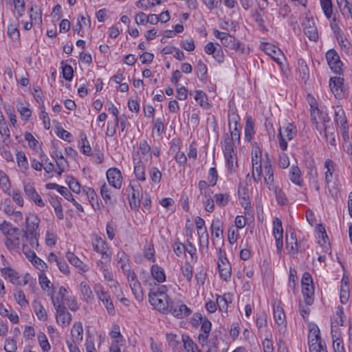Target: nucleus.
<instances>
[{"instance_id": "nucleus-1", "label": "nucleus", "mask_w": 352, "mask_h": 352, "mask_svg": "<svg viewBox=\"0 0 352 352\" xmlns=\"http://www.w3.org/2000/svg\"><path fill=\"white\" fill-rule=\"evenodd\" d=\"M252 177L256 183L261 181L263 175L264 182L269 190L274 189V170L270 162L267 161L262 167L261 153L258 148L252 151Z\"/></svg>"}, {"instance_id": "nucleus-2", "label": "nucleus", "mask_w": 352, "mask_h": 352, "mask_svg": "<svg viewBox=\"0 0 352 352\" xmlns=\"http://www.w3.org/2000/svg\"><path fill=\"white\" fill-rule=\"evenodd\" d=\"M168 287L160 285L156 290L150 292L148 300L154 309L159 312L168 314V307L172 299L167 294Z\"/></svg>"}, {"instance_id": "nucleus-3", "label": "nucleus", "mask_w": 352, "mask_h": 352, "mask_svg": "<svg viewBox=\"0 0 352 352\" xmlns=\"http://www.w3.org/2000/svg\"><path fill=\"white\" fill-rule=\"evenodd\" d=\"M40 219L34 214H30L25 218V227L23 230V237L25 241L29 243L30 246L33 249L38 247V226Z\"/></svg>"}, {"instance_id": "nucleus-4", "label": "nucleus", "mask_w": 352, "mask_h": 352, "mask_svg": "<svg viewBox=\"0 0 352 352\" xmlns=\"http://www.w3.org/2000/svg\"><path fill=\"white\" fill-rule=\"evenodd\" d=\"M217 255V269L220 278L226 282H228L232 276L231 264L226 256V252L221 247H216Z\"/></svg>"}, {"instance_id": "nucleus-5", "label": "nucleus", "mask_w": 352, "mask_h": 352, "mask_svg": "<svg viewBox=\"0 0 352 352\" xmlns=\"http://www.w3.org/2000/svg\"><path fill=\"white\" fill-rule=\"evenodd\" d=\"M297 135V129L293 123L287 122L280 126L278 133V146L282 151L287 149V141L292 140Z\"/></svg>"}, {"instance_id": "nucleus-6", "label": "nucleus", "mask_w": 352, "mask_h": 352, "mask_svg": "<svg viewBox=\"0 0 352 352\" xmlns=\"http://www.w3.org/2000/svg\"><path fill=\"white\" fill-rule=\"evenodd\" d=\"M333 120L336 126L339 129L343 140L349 142L350 140L349 134V124L343 108L340 105H336L333 107Z\"/></svg>"}, {"instance_id": "nucleus-7", "label": "nucleus", "mask_w": 352, "mask_h": 352, "mask_svg": "<svg viewBox=\"0 0 352 352\" xmlns=\"http://www.w3.org/2000/svg\"><path fill=\"white\" fill-rule=\"evenodd\" d=\"M301 286L305 303L311 305L314 301V287L311 275L309 272L303 273Z\"/></svg>"}, {"instance_id": "nucleus-8", "label": "nucleus", "mask_w": 352, "mask_h": 352, "mask_svg": "<svg viewBox=\"0 0 352 352\" xmlns=\"http://www.w3.org/2000/svg\"><path fill=\"white\" fill-rule=\"evenodd\" d=\"M223 151L226 162L227 168L230 173H232L236 168L237 162L233 145L231 144V140L228 136L224 138Z\"/></svg>"}, {"instance_id": "nucleus-9", "label": "nucleus", "mask_w": 352, "mask_h": 352, "mask_svg": "<svg viewBox=\"0 0 352 352\" xmlns=\"http://www.w3.org/2000/svg\"><path fill=\"white\" fill-rule=\"evenodd\" d=\"M273 316L278 333L284 335L287 331V320L283 308L279 302L274 303Z\"/></svg>"}, {"instance_id": "nucleus-10", "label": "nucleus", "mask_w": 352, "mask_h": 352, "mask_svg": "<svg viewBox=\"0 0 352 352\" xmlns=\"http://www.w3.org/2000/svg\"><path fill=\"white\" fill-rule=\"evenodd\" d=\"M192 310L187 307L179 299H172L170 305L168 307V314H170L177 318H184L190 316Z\"/></svg>"}, {"instance_id": "nucleus-11", "label": "nucleus", "mask_w": 352, "mask_h": 352, "mask_svg": "<svg viewBox=\"0 0 352 352\" xmlns=\"http://www.w3.org/2000/svg\"><path fill=\"white\" fill-rule=\"evenodd\" d=\"M329 89L337 99L346 98L348 95L346 88L344 85V79L340 76L331 77L329 80Z\"/></svg>"}, {"instance_id": "nucleus-12", "label": "nucleus", "mask_w": 352, "mask_h": 352, "mask_svg": "<svg viewBox=\"0 0 352 352\" xmlns=\"http://www.w3.org/2000/svg\"><path fill=\"white\" fill-rule=\"evenodd\" d=\"M325 58L329 67L333 72L338 74L343 73L344 65L338 53L334 49H330L326 52Z\"/></svg>"}, {"instance_id": "nucleus-13", "label": "nucleus", "mask_w": 352, "mask_h": 352, "mask_svg": "<svg viewBox=\"0 0 352 352\" xmlns=\"http://www.w3.org/2000/svg\"><path fill=\"white\" fill-rule=\"evenodd\" d=\"M94 289L98 300L102 301L108 313L113 315L115 309L113 302L109 294L104 290V287L101 284L97 283L94 285Z\"/></svg>"}, {"instance_id": "nucleus-14", "label": "nucleus", "mask_w": 352, "mask_h": 352, "mask_svg": "<svg viewBox=\"0 0 352 352\" xmlns=\"http://www.w3.org/2000/svg\"><path fill=\"white\" fill-rule=\"evenodd\" d=\"M23 243L28 244V247H30L29 243L25 241L23 234L21 235L19 230L17 228L13 230L12 232L6 236L5 241L6 246L10 250L19 249L21 245L23 246Z\"/></svg>"}, {"instance_id": "nucleus-15", "label": "nucleus", "mask_w": 352, "mask_h": 352, "mask_svg": "<svg viewBox=\"0 0 352 352\" xmlns=\"http://www.w3.org/2000/svg\"><path fill=\"white\" fill-rule=\"evenodd\" d=\"M34 250L35 249L32 248L30 246L28 247L26 243L23 244V252L26 258L36 268L39 270L41 272H45L47 269V265L36 255Z\"/></svg>"}, {"instance_id": "nucleus-16", "label": "nucleus", "mask_w": 352, "mask_h": 352, "mask_svg": "<svg viewBox=\"0 0 352 352\" xmlns=\"http://www.w3.org/2000/svg\"><path fill=\"white\" fill-rule=\"evenodd\" d=\"M68 294V289L63 286H58L52 289L51 300L54 308L65 307V301L69 297Z\"/></svg>"}, {"instance_id": "nucleus-17", "label": "nucleus", "mask_w": 352, "mask_h": 352, "mask_svg": "<svg viewBox=\"0 0 352 352\" xmlns=\"http://www.w3.org/2000/svg\"><path fill=\"white\" fill-rule=\"evenodd\" d=\"M195 317L197 322L200 321L201 324L198 340L199 343L202 346H204L208 341V338L211 331L212 323L207 318L203 317L200 314H195Z\"/></svg>"}, {"instance_id": "nucleus-18", "label": "nucleus", "mask_w": 352, "mask_h": 352, "mask_svg": "<svg viewBox=\"0 0 352 352\" xmlns=\"http://www.w3.org/2000/svg\"><path fill=\"white\" fill-rule=\"evenodd\" d=\"M316 124L320 135H322L331 145H335L334 129L331 123L330 119L327 118V120H324L322 124L316 122Z\"/></svg>"}, {"instance_id": "nucleus-19", "label": "nucleus", "mask_w": 352, "mask_h": 352, "mask_svg": "<svg viewBox=\"0 0 352 352\" xmlns=\"http://www.w3.org/2000/svg\"><path fill=\"white\" fill-rule=\"evenodd\" d=\"M1 276L8 280L10 283L14 285H25L28 282L30 275L26 274L23 278L21 280L19 274L13 269L9 267H5L0 270Z\"/></svg>"}, {"instance_id": "nucleus-20", "label": "nucleus", "mask_w": 352, "mask_h": 352, "mask_svg": "<svg viewBox=\"0 0 352 352\" xmlns=\"http://www.w3.org/2000/svg\"><path fill=\"white\" fill-rule=\"evenodd\" d=\"M109 184L115 189L120 190L123 184V176L120 170L116 167L109 168L106 172Z\"/></svg>"}, {"instance_id": "nucleus-21", "label": "nucleus", "mask_w": 352, "mask_h": 352, "mask_svg": "<svg viewBox=\"0 0 352 352\" xmlns=\"http://www.w3.org/2000/svg\"><path fill=\"white\" fill-rule=\"evenodd\" d=\"M272 234L275 239L278 253H280L283 247V228L282 221L278 217L273 219Z\"/></svg>"}, {"instance_id": "nucleus-22", "label": "nucleus", "mask_w": 352, "mask_h": 352, "mask_svg": "<svg viewBox=\"0 0 352 352\" xmlns=\"http://www.w3.org/2000/svg\"><path fill=\"white\" fill-rule=\"evenodd\" d=\"M92 245L94 250L102 255V259L110 261L111 257L107 253L108 247L104 240L98 235L94 234L92 238Z\"/></svg>"}, {"instance_id": "nucleus-23", "label": "nucleus", "mask_w": 352, "mask_h": 352, "mask_svg": "<svg viewBox=\"0 0 352 352\" xmlns=\"http://www.w3.org/2000/svg\"><path fill=\"white\" fill-rule=\"evenodd\" d=\"M238 195L241 205L245 210L251 208L250 191L246 183L241 182L238 188Z\"/></svg>"}, {"instance_id": "nucleus-24", "label": "nucleus", "mask_w": 352, "mask_h": 352, "mask_svg": "<svg viewBox=\"0 0 352 352\" xmlns=\"http://www.w3.org/2000/svg\"><path fill=\"white\" fill-rule=\"evenodd\" d=\"M136 157H139L140 161L145 162L151 160V147L146 140L140 141L138 150L133 153V160H135Z\"/></svg>"}, {"instance_id": "nucleus-25", "label": "nucleus", "mask_w": 352, "mask_h": 352, "mask_svg": "<svg viewBox=\"0 0 352 352\" xmlns=\"http://www.w3.org/2000/svg\"><path fill=\"white\" fill-rule=\"evenodd\" d=\"M210 231L212 234V241L214 245L221 241L223 243V224L219 218L212 220Z\"/></svg>"}, {"instance_id": "nucleus-26", "label": "nucleus", "mask_w": 352, "mask_h": 352, "mask_svg": "<svg viewBox=\"0 0 352 352\" xmlns=\"http://www.w3.org/2000/svg\"><path fill=\"white\" fill-rule=\"evenodd\" d=\"M261 49L267 55L271 56L278 65L282 64L280 57L283 56V54L278 47L270 43H261Z\"/></svg>"}, {"instance_id": "nucleus-27", "label": "nucleus", "mask_w": 352, "mask_h": 352, "mask_svg": "<svg viewBox=\"0 0 352 352\" xmlns=\"http://www.w3.org/2000/svg\"><path fill=\"white\" fill-rule=\"evenodd\" d=\"M213 35L221 41L222 45L231 50L234 47V45L237 41V39L234 36L226 32H220L218 30H213Z\"/></svg>"}, {"instance_id": "nucleus-28", "label": "nucleus", "mask_w": 352, "mask_h": 352, "mask_svg": "<svg viewBox=\"0 0 352 352\" xmlns=\"http://www.w3.org/2000/svg\"><path fill=\"white\" fill-rule=\"evenodd\" d=\"M55 309L56 320L58 324L63 327H67L72 320V314L65 307H56Z\"/></svg>"}, {"instance_id": "nucleus-29", "label": "nucleus", "mask_w": 352, "mask_h": 352, "mask_svg": "<svg viewBox=\"0 0 352 352\" xmlns=\"http://www.w3.org/2000/svg\"><path fill=\"white\" fill-rule=\"evenodd\" d=\"M140 185L135 184L134 182H131L127 188V191L129 192V200L130 206L132 208H137L140 204Z\"/></svg>"}, {"instance_id": "nucleus-30", "label": "nucleus", "mask_w": 352, "mask_h": 352, "mask_svg": "<svg viewBox=\"0 0 352 352\" xmlns=\"http://www.w3.org/2000/svg\"><path fill=\"white\" fill-rule=\"evenodd\" d=\"M308 344H320L322 342L320 338V331L317 324L314 322H308Z\"/></svg>"}, {"instance_id": "nucleus-31", "label": "nucleus", "mask_w": 352, "mask_h": 352, "mask_svg": "<svg viewBox=\"0 0 352 352\" xmlns=\"http://www.w3.org/2000/svg\"><path fill=\"white\" fill-rule=\"evenodd\" d=\"M232 300L233 295L230 293H226L222 296L216 294L217 304L223 316L228 314V305L232 303Z\"/></svg>"}, {"instance_id": "nucleus-32", "label": "nucleus", "mask_w": 352, "mask_h": 352, "mask_svg": "<svg viewBox=\"0 0 352 352\" xmlns=\"http://www.w3.org/2000/svg\"><path fill=\"white\" fill-rule=\"evenodd\" d=\"M300 248V244L297 241L296 233L291 232L289 236H286V249L288 253L292 256H295Z\"/></svg>"}, {"instance_id": "nucleus-33", "label": "nucleus", "mask_w": 352, "mask_h": 352, "mask_svg": "<svg viewBox=\"0 0 352 352\" xmlns=\"http://www.w3.org/2000/svg\"><path fill=\"white\" fill-rule=\"evenodd\" d=\"M304 32L310 41H316L318 38V32L315 23L312 19H306L304 21Z\"/></svg>"}, {"instance_id": "nucleus-34", "label": "nucleus", "mask_w": 352, "mask_h": 352, "mask_svg": "<svg viewBox=\"0 0 352 352\" xmlns=\"http://www.w3.org/2000/svg\"><path fill=\"white\" fill-rule=\"evenodd\" d=\"M72 343L76 345L81 343L83 339V327L81 322H75L70 331Z\"/></svg>"}, {"instance_id": "nucleus-35", "label": "nucleus", "mask_w": 352, "mask_h": 352, "mask_svg": "<svg viewBox=\"0 0 352 352\" xmlns=\"http://www.w3.org/2000/svg\"><path fill=\"white\" fill-rule=\"evenodd\" d=\"M66 258L72 265L78 269L79 273L84 274L89 271L88 265L82 261L74 253L67 252L66 254Z\"/></svg>"}, {"instance_id": "nucleus-36", "label": "nucleus", "mask_w": 352, "mask_h": 352, "mask_svg": "<svg viewBox=\"0 0 352 352\" xmlns=\"http://www.w3.org/2000/svg\"><path fill=\"white\" fill-rule=\"evenodd\" d=\"M133 173L135 178L140 182L146 181V173H145V162H142L140 158L136 157L135 160H133Z\"/></svg>"}, {"instance_id": "nucleus-37", "label": "nucleus", "mask_w": 352, "mask_h": 352, "mask_svg": "<svg viewBox=\"0 0 352 352\" xmlns=\"http://www.w3.org/2000/svg\"><path fill=\"white\" fill-rule=\"evenodd\" d=\"M79 289L82 300L88 303L94 301V293L87 282L82 281L80 283Z\"/></svg>"}, {"instance_id": "nucleus-38", "label": "nucleus", "mask_w": 352, "mask_h": 352, "mask_svg": "<svg viewBox=\"0 0 352 352\" xmlns=\"http://www.w3.org/2000/svg\"><path fill=\"white\" fill-rule=\"evenodd\" d=\"M344 310L343 307L338 306L336 308V312L331 317V333L333 332V330L337 329L339 330V327L342 326L344 324Z\"/></svg>"}, {"instance_id": "nucleus-39", "label": "nucleus", "mask_w": 352, "mask_h": 352, "mask_svg": "<svg viewBox=\"0 0 352 352\" xmlns=\"http://www.w3.org/2000/svg\"><path fill=\"white\" fill-rule=\"evenodd\" d=\"M349 278L344 274L340 282V300L342 304H346L349 298Z\"/></svg>"}, {"instance_id": "nucleus-40", "label": "nucleus", "mask_w": 352, "mask_h": 352, "mask_svg": "<svg viewBox=\"0 0 352 352\" xmlns=\"http://www.w3.org/2000/svg\"><path fill=\"white\" fill-rule=\"evenodd\" d=\"M116 267L122 270L124 272L130 269L129 259L126 253L123 251H119L116 254Z\"/></svg>"}, {"instance_id": "nucleus-41", "label": "nucleus", "mask_w": 352, "mask_h": 352, "mask_svg": "<svg viewBox=\"0 0 352 352\" xmlns=\"http://www.w3.org/2000/svg\"><path fill=\"white\" fill-rule=\"evenodd\" d=\"M331 338L334 352H346L340 331L333 330L331 332Z\"/></svg>"}, {"instance_id": "nucleus-42", "label": "nucleus", "mask_w": 352, "mask_h": 352, "mask_svg": "<svg viewBox=\"0 0 352 352\" xmlns=\"http://www.w3.org/2000/svg\"><path fill=\"white\" fill-rule=\"evenodd\" d=\"M194 99L198 104L206 109L211 107V104L208 102V96L205 92L201 90H196L193 93Z\"/></svg>"}, {"instance_id": "nucleus-43", "label": "nucleus", "mask_w": 352, "mask_h": 352, "mask_svg": "<svg viewBox=\"0 0 352 352\" xmlns=\"http://www.w3.org/2000/svg\"><path fill=\"white\" fill-rule=\"evenodd\" d=\"M150 272L153 278L157 283H162L166 280V274L162 267L157 265H153L151 267Z\"/></svg>"}, {"instance_id": "nucleus-44", "label": "nucleus", "mask_w": 352, "mask_h": 352, "mask_svg": "<svg viewBox=\"0 0 352 352\" xmlns=\"http://www.w3.org/2000/svg\"><path fill=\"white\" fill-rule=\"evenodd\" d=\"M34 312L38 320L45 321L47 319V314L42 303L38 300H34L32 302Z\"/></svg>"}, {"instance_id": "nucleus-45", "label": "nucleus", "mask_w": 352, "mask_h": 352, "mask_svg": "<svg viewBox=\"0 0 352 352\" xmlns=\"http://www.w3.org/2000/svg\"><path fill=\"white\" fill-rule=\"evenodd\" d=\"M289 179L297 186H302L303 180L301 177V172L298 166H293L291 167L289 170Z\"/></svg>"}, {"instance_id": "nucleus-46", "label": "nucleus", "mask_w": 352, "mask_h": 352, "mask_svg": "<svg viewBox=\"0 0 352 352\" xmlns=\"http://www.w3.org/2000/svg\"><path fill=\"white\" fill-rule=\"evenodd\" d=\"M182 340L186 352H201L189 336L182 335Z\"/></svg>"}, {"instance_id": "nucleus-47", "label": "nucleus", "mask_w": 352, "mask_h": 352, "mask_svg": "<svg viewBox=\"0 0 352 352\" xmlns=\"http://www.w3.org/2000/svg\"><path fill=\"white\" fill-rule=\"evenodd\" d=\"M324 168L327 169L324 173L325 183L327 186L329 188V184L333 179V173L335 170V164L332 160L327 159L324 162Z\"/></svg>"}, {"instance_id": "nucleus-48", "label": "nucleus", "mask_w": 352, "mask_h": 352, "mask_svg": "<svg viewBox=\"0 0 352 352\" xmlns=\"http://www.w3.org/2000/svg\"><path fill=\"white\" fill-rule=\"evenodd\" d=\"M197 75L199 80L201 82H206L208 79V67L201 60L197 63Z\"/></svg>"}, {"instance_id": "nucleus-49", "label": "nucleus", "mask_w": 352, "mask_h": 352, "mask_svg": "<svg viewBox=\"0 0 352 352\" xmlns=\"http://www.w3.org/2000/svg\"><path fill=\"white\" fill-rule=\"evenodd\" d=\"M166 340L168 346L172 349L173 352H180L181 345L178 339V336L174 333L166 334Z\"/></svg>"}, {"instance_id": "nucleus-50", "label": "nucleus", "mask_w": 352, "mask_h": 352, "mask_svg": "<svg viewBox=\"0 0 352 352\" xmlns=\"http://www.w3.org/2000/svg\"><path fill=\"white\" fill-rule=\"evenodd\" d=\"M170 149L173 150V151L177 152L175 155V160L177 162V163L179 164L180 166L185 165L187 162V157L184 152L179 151V145L175 142H173L170 146Z\"/></svg>"}, {"instance_id": "nucleus-51", "label": "nucleus", "mask_w": 352, "mask_h": 352, "mask_svg": "<svg viewBox=\"0 0 352 352\" xmlns=\"http://www.w3.org/2000/svg\"><path fill=\"white\" fill-rule=\"evenodd\" d=\"M164 0H140L135 3L136 6L142 10H148L150 8L162 4Z\"/></svg>"}, {"instance_id": "nucleus-52", "label": "nucleus", "mask_w": 352, "mask_h": 352, "mask_svg": "<svg viewBox=\"0 0 352 352\" xmlns=\"http://www.w3.org/2000/svg\"><path fill=\"white\" fill-rule=\"evenodd\" d=\"M30 17L35 25H41L42 24L41 12L36 6H31L30 9Z\"/></svg>"}, {"instance_id": "nucleus-53", "label": "nucleus", "mask_w": 352, "mask_h": 352, "mask_svg": "<svg viewBox=\"0 0 352 352\" xmlns=\"http://www.w3.org/2000/svg\"><path fill=\"white\" fill-rule=\"evenodd\" d=\"M0 187L4 193L10 195L11 184L8 177L3 170H0Z\"/></svg>"}, {"instance_id": "nucleus-54", "label": "nucleus", "mask_w": 352, "mask_h": 352, "mask_svg": "<svg viewBox=\"0 0 352 352\" xmlns=\"http://www.w3.org/2000/svg\"><path fill=\"white\" fill-rule=\"evenodd\" d=\"M38 284L44 292H50L52 289V284L45 272H40L38 274Z\"/></svg>"}, {"instance_id": "nucleus-55", "label": "nucleus", "mask_w": 352, "mask_h": 352, "mask_svg": "<svg viewBox=\"0 0 352 352\" xmlns=\"http://www.w3.org/2000/svg\"><path fill=\"white\" fill-rule=\"evenodd\" d=\"M338 44L342 50L346 54L351 52V45L347 38L344 36L343 33L336 36Z\"/></svg>"}, {"instance_id": "nucleus-56", "label": "nucleus", "mask_w": 352, "mask_h": 352, "mask_svg": "<svg viewBox=\"0 0 352 352\" xmlns=\"http://www.w3.org/2000/svg\"><path fill=\"white\" fill-rule=\"evenodd\" d=\"M129 286L135 298L138 301H142L144 298V292L138 280L129 283Z\"/></svg>"}, {"instance_id": "nucleus-57", "label": "nucleus", "mask_w": 352, "mask_h": 352, "mask_svg": "<svg viewBox=\"0 0 352 352\" xmlns=\"http://www.w3.org/2000/svg\"><path fill=\"white\" fill-rule=\"evenodd\" d=\"M323 13L327 19L333 16V4L331 0H320Z\"/></svg>"}, {"instance_id": "nucleus-58", "label": "nucleus", "mask_w": 352, "mask_h": 352, "mask_svg": "<svg viewBox=\"0 0 352 352\" xmlns=\"http://www.w3.org/2000/svg\"><path fill=\"white\" fill-rule=\"evenodd\" d=\"M307 177L309 182L312 184L313 187L316 190H320V185L318 180V172L314 166H311L307 173Z\"/></svg>"}, {"instance_id": "nucleus-59", "label": "nucleus", "mask_w": 352, "mask_h": 352, "mask_svg": "<svg viewBox=\"0 0 352 352\" xmlns=\"http://www.w3.org/2000/svg\"><path fill=\"white\" fill-rule=\"evenodd\" d=\"M14 6V14L17 17H21L25 12L24 0H11Z\"/></svg>"}, {"instance_id": "nucleus-60", "label": "nucleus", "mask_w": 352, "mask_h": 352, "mask_svg": "<svg viewBox=\"0 0 352 352\" xmlns=\"http://www.w3.org/2000/svg\"><path fill=\"white\" fill-rule=\"evenodd\" d=\"M16 108L21 116V118L25 120H28L32 116V111L29 107L24 106L23 103L21 100H18Z\"/></svg>"}, {"instance_id": "nucleus-61", "label": "nucleus", "mask_w": 352, "mask_h": 352, "mask_svg": "<svg viewBox=\"0 0 352 352\" xmlns=\"http://www.w3.org/2000/svg\"><path fill=\"white\" fill-rule=\"evenodd\" d=\"M16 162L19 168L22 172H25L28 169V162L23 152L20 151L16 153Z\"/></svg>"}, {"instance_id": "nucleus-62", "label": "nucleus", "mask_w": 352, "mask_h": 352, "mask_svg": "<svg viewBox=\"0 0 352 352\" xmlns=\"http://www.w3.org/2000/svg\"><path fill=\"white\" fill-rule=\"evenodd\" d=\"M212 194L203 195L202 203L206 211L212 212L214 209V202L212 197Z\"/></svg>"}, {"instance_id": "nucleus-63", "label": "nucleus", "mask_w": 352, "mask_h": 352, "mask_svg": "<svg viewBox=\"0 0 352 352\" xmlns=\"http://www.w3.org/2000/svg\"><path fill=\"white\" fill-rule=\"evenodd\" d=\"M41 160L43 162V169L46 173H51L54 170V166L52 162L50 161L48 157L41 151L40 153Z\"/></svg>"}, {"instance_id": "nucleus-64", "label": "nucleus", "mask_w": 352, "mask_h": 352, "mask_svg": "<svg viewBox=\"0 0 352 352\" xmlns=\"http://www.w3.org/2000/svg\"><path fill=\"white\" fill-rule=\"evenodd\" d=\"M56 164V169L55 170V172L58 175H62L63 173L65 172L67 169L69 165L68 162L66 160V159L63 157L61 158H58L56 160H54Z\"/></svg>"}]
</instances>
